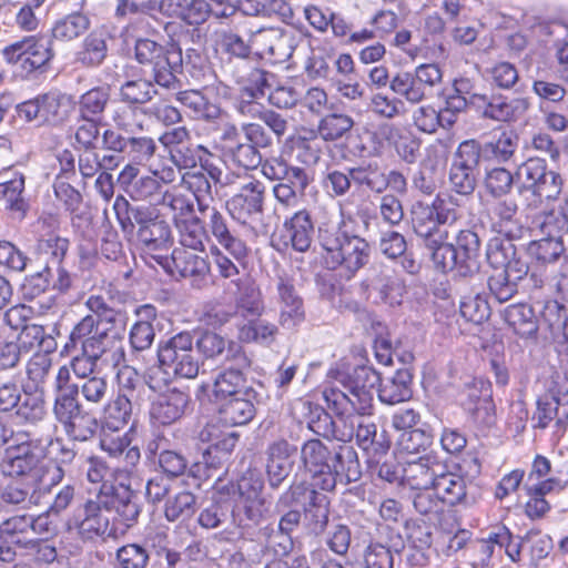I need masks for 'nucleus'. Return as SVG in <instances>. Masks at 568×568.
I'll return each mask as SVG.
<instances>
[{
    "instance_id": "obj_1",
    "label": "nucleus",
    "mask_w": 568,
    "mask_h": 568,
    "mask_svg": "<svg viewBox=\"0 0 568 568\" xmlns=\"http://www.w3.org/2000/svg\"><path fill=\"white\" fill-rule=\"evenodd\" d=\"M458 197L449 193L437 194L432 203L417 201L410 210L415 233L425 239L437 270L443 273L456 271L459 275V257L453 244L446 242L447 232L440 225L453 224L460 216Z\"/></svg>"
},
{
    "instance_id": "obj_2",
    "label": "nucleus",
    "mask_w": 568,
    "mask_h": 568,
    "mask_svg": "<svg viewBox=\"0 0 568 568\" xmlns=\"http://www.w3.org/2000/svg\"><path fill=\"white\" fill-rule=\"evenodd\" d=\"M335 379L346 392L336 387H327L323 390V398L331 410L373 413L374 388L381 382L379 374L373 367L358 365L337 371Z\"/></svg>"
},
{
    "instance_id": "obj_3",
    "label": "nucleus",
    "mask_w": 568,
    "mask_h": 568,
    "mask_svg": "<svg viewBox=\"0 0 568 568\" xmlns=\"http://www.w3.org/2000/svg\"><path fill=\"white\" fill-rule=\"evenodd\" d=\"M69 367L61 366L55 375L53 415L68 437L78 442L91 439L98 429V419L77 399V388L69 384Z\"/></svg>"
},
{
    "instance_id": "obj_4",
    "label": "nucleus",
    "mask_w": 568,
    "mask_h": 568,
    "mask_svg": "<svg viewBox=\"0 0 568 568\" xmlns=\"http://www.w3.org/2000/svg\"><path fill=\"white\" fill-rule=\"evenodd\" d=\"M2 473L21 479H41V483L59 485L63 477V468L53 462H45L37 447L30 442H19L10 445L4 453Z\"/></svg>"
},
{
    "instance_id": "obj_5",
    "label": "nucleus",
    "mask_w": 568,
    "mask_h": 568,
    "mask_svg": "<svg viewBox=\"0 0 568 568\" xmlns=\"http://www.w3.org/2000/svg\"><path fill=\"white\" fill-rule=\"evenodd\" d=\"M515 175L518 180V193L532 207L557 201L562 192V176L550 170L545 159H527L517 168Z\"/></svg>"
},
{
    "instance_id": "obj_6",
    "label": "nucleus",
    "mask_w": 568,
    "mask_h": 568,
    "mask_svg": "<svg viewBox=\"0 0 568 568\" xmlns=\"http://www.w3.org/2000/svg\"><path fill=\"white\" fill-rule=\"evenodd\" d=\"M134 55L140 64L152 67L154 82L165 89H175L179 84L176 73L183 67L182 49L172 42L168 48L148 38H139L134 44Z\"/></svg>"
},
{
    "instance_id": "obj_7",
    "label": "nucleus",
    "mask_w": 568,
    "mask_h": 568,
    "mask_svg": "<svg viewBox=\"0 0 568 568\" xmlns=\"http://www.w3.org/2000/svg\"><path fill=\"white\" fill-rule=\"evenodd\" d=\"M324 263L329 270H338L345 278H352L369 260V244L357 235L341 233L324 240Z\"/></svg>"
},
{
    "instance_id": "obj_8",
    "label": "nucleus",
    "mask_w": 568,
    "mask_h": 568,
    "mask_svg": "<svg viewBox=\"0 0 568 568\" xmlns=\"http://www.w3.org/2000/svg\"><path fill=\"white\" fill-rule=\"evenodd\" d=\"M338 422L342 424L337 440L348 443L353 438L368 457H382L387 454L390 442L386 432L377 433V425L371 422L367 416L371 414H361L356 410H333Z\"/></svg>"
},
{
    "instance_id": "obj_9",
    "label": "nucleus",
    "mask_w": 568,
    "mask_h": 568,
    "mask_svg": "<svg viewBox=\"0 0 568 568\" xmlns=\"http://www.w3.org/2000/svg\"><path fill=\"white\" fill-rule=\"evenodd\" d=\"M158 359L166 375L190 379L199 374L200 359L190 332H180L161 341L158 345Z\"/></svg>"
},
{
    "instance_id": "obj_10",
    "label": "nucleus",
    "mask_w": 568,
    "mask_h": 568,
    "mask_svg": "<svg viewBox=\"0 0 568 568\" xmlns=\"http://www.w3.org/2000/svg\"><path fill=\"white\" fill-rule=\"evenodd\" d=\"M74 109V101L70 94L54 90L39 94L17 106L20 118L28 122L37 121L53 126L65 123Z\"/></svg>"
},
{
    "instance_id": "obj_11",
    "label": "nucleus",
    "mask_w": 568,
    "mask_h": 568,
    "mask_svg": "<svg viewBox=\"0 0 568 568\" xmlns=\"http://www.w3.org/2000/svg\"><path fill=\"white\" fill-rule=\"evenodd\" d=\"M2 55L8 63L19 64L27 72L40 70L54 57L52 37L47 33L24 37L4 47Z\"/></svg>"
},
{
    "instance_id": "obj_12",
    "label": "nucleus",
    "mask_w": 568,
    "mask_h": 568,
    "mask_svg": "<svg viewBox=\"0 0 568 568\" xmlns=\"http://www.w3.org/2000/svg\"><path fill=\"white\" fill-rule=\"evenodd\" d=\"M153 258L172 276L189 280L192 287L201 290L209 284L211 266L205 252L175 247L170 257L154 255Z\"/></svg>"
},
{
    "instance_id": "obj_13",
    "label": "nucleus",
    "mask_w": 568,
    "mask_h": 568,
    "mask_svg": "<svg viewBox=\"0 0 568 568\" xmlns=\"http://www.w3.org/2000/svg\"><path fill=\"white\" fill-rule=\"evenodd\" d=\"M55 485L41 479H12L0 489V511L30 510L41 505Z\"/></svg>"
},
{
    "instance_id": "obj_14",
    "label": "nucleus",
    "mask_w": 568,
    "mask_h": 568,
    "mask_svg": "<svg viewBox=\"0 0 568 568\" xmlns=\"http://www.w3.org/2000/svg\"><path fill=\"white\" fill-rule=\"evenodd\" d=\"M480 144L475 140L462 142L453 158L449 182L459 195H470L476 187V172L480 161Z\"/></svg>"
},
{
    "instance_id": "obj_15",
    "label": "nucleus",
    "mask_w": 568,
    "mask_h": 568,
    "mask_svg": "<svg viewBox=\"0 0 568 568\" xmlns=\"http://www.w3.org/2000/svg\"><path fill=\"white\" fill-rule=\"evenodd\" d=\"M201 215L206 226V233L214 239L215 246L225 250L235 262H242L247 256L248 250L227 216L217 207L210 209Z\"/></svg>"
},
{
    "instance_id": "obj_16",
    "label": "nucleus",
    "mask_w": 568,
    "mask_h": 568,
    "mask_svg": "<svg viewBox=\"0 0 568 568\" xmlns=\"http://www.w3.org/2000/svg\"><path fill=\"white\" fill-rule=\"evenodd\" d=\"M297 447L284 438L270 443L265 449V475L268 487L278 489L292 474Z\"/></svg>"
},
{
    "instance_id": "obj_17",
    "label": "nucleus",
    "mask_w": 568,
    "mask_h": 568,
    "mask_svg": "<svg viewBox=\"0 0 568 568\" xmlns=\"http://www.w3.org/2000/svg\"><path fill=\"white\" fill-rule=\"evenodd\" d=\"M469 106L481 118L498 122L515 121L528 109L524 99H508L500 94L474 93L469 97Z\"/></svg>"
},
{
    "instance_id": "obj_18",
    "label": "nucleus",
    "mask_w": 568,
    "mask_h": 568,
    "mask_svg": "<svg viewBox=\"0 0 568 568\" xmlns=\"http://www.w3.org/2000/svg\"><path fill=\"white\" fill-rule=\"evenodd\" d=\"M104 510H113L123 524L132 526L141 513L139 495L130 488V484L121 481L120 486L103 484L98 494Z\"/></svg>"
},
{
    "instance_id": "obj_19",
    "label": "nucleus",
    "mask_w": 568,
    "mask_h": 568,
    "mask_svg": "<svg viewBox=\"0 0 568 568\" xmlns=\"http://www.w3.org/2000/svg\"><path fill=\"white\" fill-rule=\"evenodd\" d=\"M194 344L205 359H217L225 354L224 358L227 363L251 367L252 361L240 343L226 339L213 331L203 332Z\"/></svg>"
},
{
    "instance_id": "obj_20",
    "label": "nucleus",
    "mask_w": 568,
    "mask_h": 568,
    "mask_svg": "<svg viewBox=\"0 0 568 568\" xmlns=\"http://www.w3.org/2000/svg\"><path fill=\"white\" fill-rule=\"evenodd\" d=\"M265 186L258 180H252L243 184L239 193L234 194L227 202L230 214L246 223L260 216L264 212Z\"/></svg>"
},
{
    "instance_id": "obj_21",
    "label": "nucleus",
    "mask_w": 568,
    "mask_h": 568,
    "mask_svg": "<svg viewBox=\"0 0 568 568\" xmlns=\"http://www.w3.org/2000/svg\"><path fill=\"white\" fill-rule=\"evenodd\" d=\"M106 513L97 495L94 500H87L74 511L69 525L77 528L83 538L93 539L108 532L110 520Z\"/></svg>"
},
{
    "instance_id": "obj_22",
    "label": "nucleus",
    "mask_w": 568,
    "mask_h": 568,
    "mask_svg": "<svg viewBox=\"0 0 568 568\" xmlns=\"http://www.w3.org/2000/svg\"><path fill=\"white\" fill-rule=\"evenodd\" d=\"M31 515H16L0 524V562H12L17 552L13 546L28 548L33 546L32 540H24L21 536L31 530Z\"/></svg>"
},
{
    "instance_id": "obj_23",
    "label": "nucleus",
    "mask_w": 568,
    "mask_h": 568,
    "mask_svg": "<svg viewBox=\"0 0 568 568\" xmlns=\"http://www.w3.org/2000/svg\"><path fill=\"white\" fill-rule=\"evenodd\" d=\"M444 470L445 464L436 455L427 454L406 464L403 468V479L413 489L430 490Z\"/></svg>"
},
{
    "instance_id": "obj_24",
    "label": "nucleus",
    "mask_w": 568,
    "mask_h": 568,
    "mask_svg": "<svg viewBox=\"0 0 568 568\" xmlns=\"http://www.w3.org/2000/svg\"><path fill=\"white\" fill-rule=\"evenodd\" d=\"M190 403V396L170 388L158 395L150 408L151 419L159 425H171L182 418Z\"/></svg>"
},
{
    "instance_id": "obj_25",
    "label": "nucleus",
    "mask_w": 568,
    "mask_h": 568,
    "mask_svg": "<svg viewBox=\"0 0 568 568\" xmlns=\"http://www.w3.org/2000/svg\"><path fill=\"white\" fill-rule=\"evenodd\" d=\"M171 161L180 170L195 169L197 164L209 176L219 182L222 171L210 161L211 152L202 144L193 143L192 140L169 153Z\"/></svg>"
},
{
    "instance_id": "obj_26",
    "label": "nucleus",
    "mask_w": 568,
    "mask_h": 568,
    "mask_svg": "<svg viewBox=\"0 0 568 568\" xmlns=\"http://www.w3.org/2000/svg\"><path fill=\"white\" fill-rule=\"evenodd\" d=\"M371 294H375L379 302L389 306L399 305L405 294L403 281L388 267L374 270L367 278Z\"/></svg>"
},
{
    "instance_id": "obj_27",
    "label": "nucleus",
    "mask_w": 568,
    "mask_h": 568,
    "mask_svg": "<svg viewBox=\"0 0 568 568\" xmlns=\"http://www.w3.org/2000/svg\"><path fill=\"white\" fill-rule=\"evenodd\" d=\"M267 73L260 69H252L250 80L253 85H246L242 89L241 95L235 104L236 111L246 118L262 119L266 108L256 100L265 95L267 87Z\"/></svg>"
},
{
    "instance_id": "obj_28",
    "label": "nucleus",
    "mask_w": 568,
    "mask_h": 568,
    "mask_svg": "<svg viewBox=\"0 0 568 568\" xmlns=\"http://www.w3.org/2000/svg\"><path fill=\"white\" fill-rule=\"evenodd\" d=\"M255 390L246 388L242 395L223 399L219 408V419L226 426H241L250 423L255 415L253 398Z\"/></svg>"
},
{
    "instance_id": "obj_29",
    "label": "nucleus",
    "mask_w": 568,
    "mask_h": 568,
    "mask_svg": "<svg viewBox=\"0 0 568 568\" xmlns=\"http://www.w3.org/2000/svg\"><path fill=\"white\" fill-rule=\"evenodd\" d=\"M236 286L235 302L236 314L243 318L260 317L265 310L262 292L250 276L237 277L232 281Z\"/></svg>"
},
{
    "instance_id": "obj_30",
    "label": "nucleus",
    "mask_w": 568,
    "mask_h": 568,
    "mask_svg": "<svg viewBox=\"0 0 568 568\" xmlns=\"http://www.w3.org/2000/svg\"><path fill=\"white\" fill-rule=\"evenodd\" d=\"M433 490L443 500L444 505L454 507L470 504L467 479L463 475L447 470L446 465L445 470L440 471Z\"/></svg>"
},
{
    "instance_id": "obj_31",
    "label": "nucleus",
    "mask_w": 568,
    "mask_h": 568,
    "mask_svg": "<svg viewBox=\"0 0 568 568\" xmlns=\"http://www.w3.org/2000/svg\"><path fill=\"white\" fill-rule=\"evenodd\" d=\"M232 523L242 530V535L248 534L253 526L260 525L268 514L265 498L237 499L231 505Z\"/></svg>"
},
{
    "instance_id": "obj_32",
    "label": "nucleus",
    "mask_w": 568,
    "mask_h": 568,
    "mask_svg": "<svg viewBox=\"0 0 568 568\" xmlns=\"http://www.w3.org/2000/svg\"><path fill=\"white\" fill-rule=\"evenodd\" d=\"M455 250L459 257V276L473 277L480 268V240L471 230H462L456 239Z\"/></svg>"
},
{
    "instance_id": "obj_33",
    "label": "nucleus",
    "mask_w": 568,
    "mask_h": 568,
    "mask_svg": "<svg viewBox=\"0 0 568 568\" xmlns=\"http://www.w3.org/2000/svg\"><path fill=\"white\" fill-rule=\"evenodd\" d=\"M518 210L514 199L495 202L491 206L493 227L508 239H518L523 230Z\"/></svg>"
},
{
    "instance_id": "obj_34",
    "label": "nucleus",
    "mask_w": 568,
    "mask_h": 568,
    "mask_svg": "<svg viewBox=\"0 0 568 568\" xmlns=\"http://www.w3.org/2000/svg\"><path fill=\"white\" fill-rule=\"evenodd\" d=\"M250 367H241L230 363V366L216 373L212 393L216 399L223 400L233 396L242 395L247 388L244 371Z\"/></svg>"
},
{
    "instance_id": "obj_35",
    "label": "nucleus",
    "mask_w": 568,
    "mask_h": 568,
    "mask_svg": "<svg viewBox=\"0 0 568 568\" xmlns=\"http://www.w3.org/2000/svg\"><path fill=\"white\" fill-rule=\"evenodd\" d=\"M284 229L292 247L297 252H306L313 242L314 224L311 213L303 209L285 220Z\"/></svg>"
},
{
    "instance_id": "obj_36",
    "label": "nucleus",
    "mask_w": 568,
    "mask_h": 568,
    "mask_svg": "<svg viewBox=\"0 0 568 568\" xmlns=\"http://www.w3.org/2000/svg\"><path fill=\"white\" fill-rule=\"evenodd\" d=\"M412 373L406 369H397L394 375L381 379L378 398L382 403L395 405L412 397Z\"/></svg>"
},
{
    "instance_id": "obj_37",
    "label": "nucleus",
    "mask_w": 568,
    "mask_h": 568,
    "mask_svg": "<svg viewBox=\"0 0 568 568\" xmlns=\"http://www.w3.org/2000/svg\"><path fill=\"white\" fill-rule=\"evenodd\" d=\"M304 523L310 534L321 536L327 528L329 520V500L328 498L312 490L310 501L304 503Z\"/></svg>"
},
{
    "instance_id": "obj_38",
    "label": "nucleus",
    "mask_w": 568,
    "mask_h": 568,
    "mask_svg": "<svg viewBox=\"0 0 568 568\" xmlns=\"http://www.w3.org/2000/svg\"><path fill=\"white\" fill-rule=\"evenodd\" d=\"M505 322L520 337H532L538 332V321L531 306L513 304L503 313Z\"/></svg>"
},
{
    "instance_id": "obj_39",
    "label": "nucleus",
    "mask_w": 568,
    "mask_h": 568,
    "mask_svg": "<svg viewBox=\"0 0 568 568\" xmlns=\"http://www.w3.org/2000/svg\"><path fill=\"white\" fill-rule=\"evenodd\" d=\"M197 510V496L189 490H181L168 497L164 504V517L168 521L183 524Z\"/></svg>"
},
{
    "instance_id": "obj_40",
    "label": "nucleus",
    "mask_w": 568,
    "mask_h": 568,
    "mask_svg": "<svg viewBox=\"0 0 568 568\" xmlns=\"http://www.w3.org/2000/svg\"><path fill=\"white\" fill-rule=\"evenodd\" d=\"M180 236L181 247L204 253V242L207 240L206 226L197 216L178 220L175 225Z\"/></svg>"
},
{
    "instance_id": "obj_41",
    "label": "nucleus",
    "mask_w": 568,
    "mask_h": 568,
    "mask_svg": "<svg viewBox=\"0 0 568 568\" xmlns=\"http://www.w3.org/2000/svg\"><path fill=\"white\" fill-rule=\"evenodd\" d=\"M354 125L355 121L351 115L333 112L318 121L317 133L325 142H335L347 136Z\"/></svg>"
},
{
    "instance_id": "obj_42",
    "label": "nucleus",
    "mask_w": 568,
    "mask_h": 568,
    "mask_svg": "<svg viewBox=\"0 0 568 568\" xmlns=\"http://www.w3.org/2000/svg\"><path fill=\"white\" fill-rule=\"evenodd\" d=\"M24 175L13 172L12 178L0 183V200L6 202V207L16 212L20 217L26 215L28 203L23 197Z\"/></svg>"
},
{
    "instance_id": "obj_43",
    "label": "nucleus",
    "mask_w": 568,
    "mask_h": 568,
    "mask_svg": "<svg viewBox=\"0 0 568 568\" xmlns=\"http://www.w3.org/2000/svg\"><path fill=\"white\" fill-rule=\"evenodd\" d=\"M69 384L77 388V399L79 394L90 406H103L110 396L109 383L104 377L91 376L81 383H74L69 372Z\"/></svg>"
},
{
    "instance_id": "obj_44",
    "label": "nucleus",
    "mask_w": 568,
    "mask_h": 568,
    "mask_svg": "<svg viewBox=\"0 0 568 568\" xmlns=\"http://www.w3.org/2000/svg\"><path fill=\"white\" fill-rule=\"evenodd\" d=\"M90 24V18L85 13L73 11L53 24L50 37L52 40L71 41L83 34Z\"/></svg>"
},
{
    "instance_id": "obj_45",
    "label": "nucleus",
    "mask_w": 568,
    "mask_h": 568,
    "mask_svg": "<svg viewBox=\"0 0 568 568\" xmlns=\"http://www.w3.org/2000/svg\"><path fill=\"white\" fill-rule=\"evenodd\" d=\"M332 467L335 469L338 481L344 485L356 483L362 477L357 455L351 447H339V449L334 453Z\"/></svg>"
},
{
    "instance_id": "obj_46",
    "label": "nucleus",
    "mask_w": 568,
    "mask_h": 568,
    "mask_svg": "<svg viewBox=\"0 0 568 568\" xmlns=\"http://www.w3.org/2000/svg\"><path fill=\"white\" fill-rule=\"evenodd\" d=\"M85 307L98 320L100 324H109L111 327L118 325L124 326L128 321V314L124 310L110 306L101 295H90L84 302Z\"/></svg>"
},
{
    "instance_id": "obj_47",
    "label": "nucleus",
    "mask_w": 568,
    "mask_h": 568,
    "mask_svg": "<svg viewBox=\"0 0 568 568\" xmlns=\"http://www.w3.org/2000/svg\"><path fill=\"white\" fill-rule=\"evenodd\" d=\"M333 458L334 454L320 439H308L301 447V462L307 471L327 468Z\"/></svg>"
},
{
    "instance_id": "obj_48",
    "label": "nucleus",
    "mask_w": 568,
    "mask_h": 568,
    "mask_svg": "<svg viewBox=\"0 0 568 568\" xmlns=\"http://www.w3.org/2000/svg\"><path fill=\"white\" fill-rule=\"evenodd\" d=\"M139 404V400L120 394L112 400L108 399L102 406L108 425L113 429L124 427L132 416L133 406Z\"/></svg>"
},
{
    "instance_id": "obj_49",
    "label": "nucleus",
    "mask_w": 568,
    "mask_h": 568,
    "mask_svg": "<svg viewBox=\"0 0 568 568\" xmlns=\"http://www.w3.org/2000/svg\"><path fill=\"white\" fill-rule=\"evenodd\" d=\"M110 100V89L95 87L80 97L79 115L81 119L99 120Z\"/></svg>"
},
{
    "instance_id": "obj_50",
    "label": "nucleus",
    "mask_w": 568,
    "mask_h": 568,
    "mask_svg": "<svg viewBox=\"0 0 568 568\" xmlns=\"http://www.w3.org/2000/svg\"><path fill=\"white\" fill-rule=\"evenodd\" d=\"M564 242L557 237H544L532 241L527 246L528 256L538 264L546 265L557 262L564 254Z\"/></svg>"
},
{
    "instance_id": "obj_51",
    "label": "nucleus",
    "mask_w": 568,
    "mask_h": 568,
    "mask_svg": "<svg viewBox=\"0 0 568 568\" xmlns=\"http://www.w3.org/2000/svg\"><path fill=\"white\" fill-rule=\"evenodd\" d=\"M176 100L190 109L196 118L213 120L219 118L221 110L211 103L199 90H184L176 93Z\"/></svg>"
},
{
    "instance_id": "obj_52",
    "label": "nucleus",
    "mask_w": 568,
    "mask_h": 568,
    "mask_svg": "<svg viewBox=\"0 0 568 568\" xmlns=\"http://www.w3.org/2000/svg\"><path fill=\"white\" fill-rule=\"evenodd\" d=\"M108 52L105 36L102 32L93 31L82 42L77 59L85 67L100 65Z\"/></svg>"
},
{
    "instance_id": "obj_53",
    "label": "nucleus",
    "mask_w": 568,
    "mask_h": 568,
    "mask_svg": "<svg viewBox=\"0 0 568 568\" xmlns=\"http://www.w3.org/2000/svg\"><path fill=\"white\" fill-rule=\"evenodd\" d=\"M390 90L410 103H419L428 98L414 72H399L389 82Z\"/></svg>"
},
{
    "instance_id": "obj_54",
    "label": "nucleus",
    "mask_w": 568,
    "mask_h": 568,
    "mask_svg": "<svg viewBox=\"0 0 568 568\" xmlns=\"http://www.w3.org/2000/svg\"><path fill=\"white\" fill-rule=\"evenodd\" d=\"M307 427L314 434L324 438H334L337 440V435L341 432L342 424L338 419L335 422L333 417L321 406H311L306 419Z\"/></svg>"
},
{
    "instance_id": "obj_55",
    "label": "nucleus",
    "mask_w": 568,
    "mask_h": 568,
    "mask_svg": "<svg viewBox=\"0 0 568 568\" xmlns=\"http://www.w3.org/2000/svg\"><path fill=\"white\" fill-rule=\"evenodd\" d=\"M237 326V338L243 343H270L277 333L276 325L263 320H250Z\"/></svg>"
},
{
    "instance_id": "obj_56",
    "label": "nucleus",
    "mask_w": 568,
    "mask_h": 568,
    "mask_svg": "<svg viewBox=\"0 0 568 568\" xmlns=\"http://www.w3.org/2000/svg\"><path fill=\"white\" fill-rule=\"evenodd\" d=\"M156 94L154 84L145 79L128 80L120 87V99L129 105L145 104Z\"/></svg>"
},
{
    "instance_id": "obj_57",
    "label": "nucleus",
    "mask_w": 568,
    "mask_h": 568,
    "mask_svg": "<svg viewBox=\"0 0 568 568\" xmlns=\"http://www.w3.org/2000/svg\"><path fill=\"white\" fill-rule=\"evenodd\" d=\"M236 315V308L232 303L211 301L203 305L200 312V322L214 329L223 327Z\"/></svg>"
},
{
    "instance_id": "obj_58",
    "label": "nucleus",
    "mask_w": 568,
    "mask_h": 568,
    "mask_svg": "<svg viewBox=\"0 0 568 568\" xmlns=\"http://www.w3.org/2000/svg\"><path fill=\"white\" fill-rule=\"evenodd\" d=\"M98 320L91 313L83 316L71 329L69 339L64 344L62 354L71 355L79 346L99 334Z\"/></svg>"
},
{
    "instance_id": "obj_59",
    "label": "nucleus",
    "mask_w": 568,
    "mask_h": 568,
    "mask_svg": "<svg viewBox=\"0 0 568 568\" xmlns=\"http://www.w3.org/2000/svg\"><path fill=\"white\" fill-rule=\"evenodd\" d=\"M16 409V417L24 424H37L47 415L45 400L42 395L26 393Z\"/></svg>"
},
{
    "instance_id": "obj_60",
    "label": "nucleus",
    "mask_w": 568,
    "mask_h": 568,
    "mask_svg": "<svg viewBox=\"0 0 568 568\" xmlns=\"http://www.w3.org/2000/svg\"><path fill=\"white\" fill-rule=\"evenodd\" d=\"M351 178L358 187L365 186L371 192L383 193L384 170L377 163L351 168Z\"/></svg>"
},
{
    "instance_id": "obj_61",
    "label": "nucleus",
    "mask_w": 568,
    "mask_h": 568,
    "mask_svg": "<svg viewBox=\"0 0 568 568\" xmlns=\"http://www.w3.org/2000/svg\"><path fill=\"white\" fill-rule=\"evenodd\" d=\"M138 241L146 251L166 250L171 241L170 225L159 217L148 230L139 234Z\"/></svg>"
},
{
    "instance_id": "obj_62",
    "label": "nucleus",
    "mask_w": 568,
    "mask_h": 568,
    "mask_svg": "<svg viewBox=\"0 0 568 568\" xmlns=\"http://www.w3.org/2000/svg\"><path fill=\"white\" fill-rule=\"evenodd\" d=\"M184 179L189 189L193 192L200 213L215 207L213 205L214 196L210 182L212 179L209 175L206 176L203 172L200 171L190 173L187 174V178Z\"/></svg>"
},
{
    "instance_id": "obj_63",
    "label": "nucleus",
    "mask_w": 568,
    "mask_h": 568,
    "mask_svg": "<svg viewBox=\"0 0 568 568\" xmlns=\"http://www.w3.org/2000/svg\"><path fill=\"white\" fill-rule=\"evenodd\" d=\"M231 510L229 500L214 497L212 503L201 510L197 521L205 529H215L227 520Z\"/></svg>"
},
{
    "instance_id": "obj_64",
    "label": "nucleus",
    "mask_w": 568,
    "mask_h": 568,
    "mask_svg": "<svg viewBox=\"0 0 568 568\" xmlns=\"http://www.w3.org/2000/svg\"><path fill=\"white\" fill-rule=\"evenodd\" d=\"M116 568H146L150 554L139 544H126L116 550Z\"/></svg>"
}]
</instances>
